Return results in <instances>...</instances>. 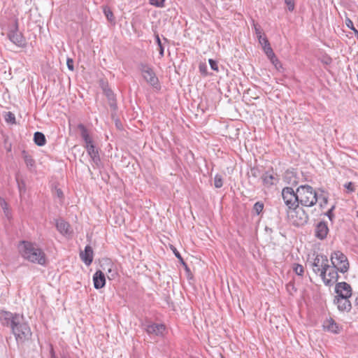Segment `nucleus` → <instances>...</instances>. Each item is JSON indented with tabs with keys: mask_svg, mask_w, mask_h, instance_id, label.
Returning a JSON list of instances; mask_svg holds the SVG:
<instances>
[{
	"mask_svg": "<svg viewBox=\"0 0 358 358\" xmlns=\"http://www.w3.org/2000/svg\"><path fill=\"white\" fill-rule=\"evenodd\" d=\"M0 323L11 329L18 344H22L31 338V328L22 314L0 310Z\"/></svg>",
	"mask_w": 358,
	"mask_h": 358,
	"instance_id": "f257e3e1",
	"label": "nucleus"
},
{
	"mask_svg": "<svg viewBox=\"0 0 358 358\" xmlns=\"http://www.w3.org/2000/svg\"><path fill=\"white\" fill-rule=\"evenodd\" d=\"M20 250L22 257L27 261L42 266L46 264L45 252L35 244L28 241H22Z\"/></svg>",
	"mask_w": 358,
	"mask_h": 358,
	"instance_id": "f03ea898",
	"label": "nucleus"
},
{
	"mask_svg": "<svg viewBox=\"0 0 358 358\" xmlns=\"http://www.w3.org/2000/svg\"><path fill=\"white\" fill-rule=\"evenodd\" d=\"M297 192L299 204L303 206L312 207L318 201V194L310 185H300L297 187Z\"/></svg>",
	"mask_w": 358,
	"mask_h": 358,
	"instance_id": "7ed1b4c3",
	"label": "nucleus"
},
{
	"mask_svg": "<svg viewBox=\"0 0 358 358\" xmlns=\"http://www.w3.org/2000/svg\"><path fill=\"white\" fill-rule=\"evenodd\" d=\"M313 271L315 274H319L320 277H324V273L330 268L329 259L327 257L322 254H317L311 263Z\"/></svg>",
	"mask_w": 358,
	"mask_h": 358,
	"instance_id": "20e7f679",
	"label": "nucleus"
},
{
	"mask_svg": "<svg viewBox=\"0 0 358 358\" xmlns=\"http://www.w3.org/2000/svg\"><path fill=\"white\" fill-rule=\"evenodd\" d=\"M330 259L334 268L341 273H345L349 269V262L347 257L341 251H334L330 255Z\"/></svg>",
	"mask_w": 358,
	"mask_h": 358,
	"instance_id": "39448f33",
	"label": "nucleus"
},
{
	"mask_svg": "<svg viewBox=\"0 0 358 358\" xmlns=\"http://www.w3.org/2000/svg\"><path fill=\"white\" fill-rule=\"evenodd\" d=\"M254 29L255 31L256 36L258 39L259 43L262 45L264 53L267 57H271L273 59L275 58V53L271 47V45L266 36V34L262 29L259 24H253Z\"/></svg>",
	"mask_w": 358,
	"mask_h": 358,
	"instance_id": "423d86ee",
	"label": "nucleus"
},
{
	"mask_svg": "<svg viewBox=\"0 0 358 358\" xmlns=\"http://www.w3.org/2000/svg\"><path fill=\"white\" fill-rule=\"evenodd\" d=\"M297 190L296 192L292 187H286L282 190V197L285 204L289 209H292L299 206V197Z\"/></svg>",
	"mask_w": 358,
	"mask_h": 358,
	"instance_id": "0eeeda50",
	"label": "nucleus"
},
{
	"mask_svg": "<svg viewBox=\"0 0 358 358\" xmlns=\"http://www.w3.org/2000/svg\"><path fill=\"white\" fill-rule=\"evenodd\" d=\"M140 70L143 78L148 84L154 87H156L158 85V78L156 76L153 69L150 65L142 63L140 64Z\"/></svg>",
	"mask_w": 358,
	"mask_h": 358,
	"instance_id": "6e6552de",
	"label": "nucleus"
},
{
	"mask_svg": "<svg viewBox=\"0 0 358 358\" xmlns=\"http://www.w3.org/2000/svg\"><path fill=\"white\" fill-rule=\"evenodd\" d=\"M291 210H292L291 217L294 225L302 226L308 222L309 217L303 208L298 206Z\"/></svg>",
	"mask_w": 358,
	"mask_h": 358,
	"instance_id": "1a4fd4ad",
	"label": "nucleus"
},
{
	"mask_svg": "<svg viewBox=\"0 0 358 358\" xmlns=\"http://www.w3.org/2000/svg\"><path fill=\"white\" fill-rule=\"evenodd\" d=\"M10 25L8 34V38L14 44L18 46H23L25 44V38L18 30L17 24H10Z\"/></svg>",
	"mask_w": 358,
	"mask_h": 358,
	"instance_id": "9d476101",
	"label": "nucleus"
},
{
	"mask_svg": "<svg viewBox=\"0 0 358 358\" xmlns=\"http://www.w3.org/2000/svg\"><path fill=\"white\" fill-rule=\"evenodd\" d=\"M338 270L330 265V268L324 273V277H321L325 285L331 286L336 283L338 279Z\"/></svg>",
	"mask_w": 358,
	"mask_h": 358,
	"instance_id": "9b49d317",
	"label": "nucleus"
},
{
	"mask_svg": "<svg viewBox=\"0 0 358 358\" xmlns=\"http://www.w3.org/2000/svg\"><path fill=\"white\" fill-rule=\"evenodd\" d=\"M334 303L336 305L337 308L341 312H350L352 308L349 298L343 297L342 295L335 296Z\"/></svg>",
	"mask_w": 358,
	"mask_h": 358,
	"instance_id": "f8f14e48",
	"label": "nucleus"
},
{
	"mask_svg": "<svg viewBox=\"0 0 358 358\" xmlns=\"http://www.w3.org/2000/svg\"><path fill=\"white\" fill-rule=\"evenodd\" d=\"M101 267L106 271L107 277L109 280L114 279L117 275L116 266L113 264L110 259H106L103 260Z\"/></svg>",
	"mask_w": 358,
	"mask_h": 358,
	"instance_id": "ddd939ff",
	"label": "nucleus"
},
{
	"mask_svg": "<svg viewBox=\"0 0 358 358\" xmlns=\"http://www.w3.org/2000/svg\"><path fill=\"white\" fill-rule=\"evenodd\" d=\"M335 292L337 295H342L343 297L350 298L352 296V290L350 284L341 282L336 284Z\"/></svg>",
	"mask_w": 358,
	"mask_h": 358,
	"instance_id": "4468645a",
	"label": "nucleus"
},
{
	"mask_svg": "<svg viewBox=\"0 0 358 358\" xmlns=\"http://www.w3.org/2000/svg\"><path fill=\"white\" fill-rule=\"evenodd\" d=\"M84 148L86 149L87 154L91 157L92 162L96 166H99L101 163V159L99 154V150L95 148L94 143L90 144L84 145Z\"/></svg>",
	"mask_w": 358,
	"mask_h": 358,
	"instance_id": "2eb2a0df",
	"label": "nucleus"
},
{
	"mask_svg": "<svg viewBox=\"0 0 358 358\" xmlns=\"http://www.w3.org/2000/svg\"><path fill=\"white\" fill-rule=\"evenodd\" d=\"M145 330L149 335L162 336L165 330V326L162 324L152 323L146 325Z\"/></svg>",
	"mask_w": 358,
	"mask_h": 358,
	"instance_id": "dca6fc26",
	"label": "nucleus"
},
{
	"mask_svg": "<svg viewBox=\"0 0 358 358\" xmlns=\"http://www.w3.org/2000/svg\"><path fill=\"white\" fill-rule=\"evenodd\" d=\"M323 328L325 331L334 334H339L342 329L331 317L324 321Z\"/></svg>",
	"mask_w": 358,
	"mask_h": 358,
	"instance_id": "f3484780",
	"label": "nucleus"
},
{
	"mask_svg": "<svg viewBox=\"0 0 358 358\" xmlns=\"http://www.w3.org/2000/svg\"><path fill=\"white\" fill-rule=\"evenodd\" d=\"M262 179L263 183L267 186L273 185L275 184L276 182H278V178L277 174L275 173L272 169L266 171L262 176Z\"/></svg>",
	"mask_w": 358,
	"mask_h": 358,
	"instance_id": "a211bd4d",
	"label": "nucleus"
},
{
	"mask_svg": "<svg viewBox=\"0 0 358 358\" xmlns=\"http://www.w3.org/2000/svg\"><path fill=\"white\" fill-rule=\"evenodd\" d=\"M93 250L90 245H87L85 248L84 251H81L80 253V259L87 265L89 266L93 261Z\"/></svg>",
	"mask_w": 358,
	"mask_h": 358,
	"instance_id": "6ab92c4d",
	"label": "nucleus"
},
{
	"mask_svg": "<svg viewBox=\"0 0 358 358\" xmlns=\"http://www.w3.org/2000/svg\"><path fill=\"white\" fill-rule=\"evenodd\" d=\"M94 287L99 289L103 287L106 285L105 274L101 271H97L93 275Z\"/></svg>",
	"mask_w": 358,
	"mask_h": 358,
	"instance_id": "aec40b11",
	"label": "nucleus"
},
{
	"mask_svg": "<svg viewBox=\"0 0 358 358\" xmlns=\"http://www.w3.org/2000/svg\"><path fill=\"white\" fill-rule=\"evenodd\" d=\"M329 228L324 222H319L315 228V236L320 240L325 238L328 234Z\"/></svg>",
	"mask_w": 358,
	"mask_h": 358,
	"instance_id": "412c9836",
	"label": "nucleus"
},
{
	"mask_svg": "<svg viewBox=\"0 0 358 358\" xmlns=\"http://www.w3.org/2000/svg\"><path fill=\"white\" fill-rule=\"evenodd\" d=\"M56 228L62 235H69L71 234L70 224L64 220H57L56 221Z\"/></svg>",
	"mask_w": 358,
	"mask_h": 358,
	"instance_id": "4be33fe9",
	"label": "nucleus"
},
{
	"mask_svg": "<svg viewBox=\"0 0 358 358\" xmlns=\"http://www.w3.org/2000/svg\"><path fill=\"white\" fill-rule=\"evenodd\" d=\"M78 129L80 131V136L85 142L84 145L90 144L93 142L92 138L90 134L88 129L83 124H79L78 125Z\"/></svg>",
	"mask_w": 358,
	"mask_h": 358,
	"instance_id": "5701e85b",
	"label": "nucleus"
},
{
	"mask_svg": "<svg viewBox=\"0 0 358 358\" xmlns=\"http://www.w3.org/2000/svg\"><path fill=\"white\" fill-rule=\"evenodd\" d=\"M34 143L38 146H43L46 143V138L45 135L40 131H36L34 135Z\"/></svg>",
	"mask_w": 358,
	"mask_h": 358,
	"instance_id": "b1692460",
	"label": "nucleus"
},
{
	"mask_svg": "<svg viewBox=\"0 0 358 358\" xmlns=\"http://www.w3.org/2000/svg\"><path fill=\"white\" fill-rule=\"evenodd\" d=\"M22 157H23V159L24 160V162H25L27 168H29V169H31L32 168L34 167V166H35L34 159L31 157V156L28 155V153L24 150L22 152Z\"/></svg>",
	"mask_w": 358,
	"mask_h": 358,
	"instance_id": "393cba45",
	"label": "nucleus"
},
{
	"mask_svg": "<svg viewBox=\"0 0 358 358\" xmlns=\"http://www.w3.org/2000/svg\"><path fill=\"white\" fill-rule=\"evenodd\" d=\"M5 121L11 124H16L15 116L12 112H6L4 115Z\"/></svg>",
	"mask_w": 358,
	"mask_h": 358,
	"instance_id": "a878e982",
	"label": "nucleus"
},
{
	"mask_svg": "<svg viewBox=\"0 0 358 358\" xmlns=\"http://www.w3.org/2000/svg\"><path fill=\"white\" fill-rule=\"evenodd\" d=\"M294 272L300 276H302L304 273V269L302 265L299 264H294L292 266Z\"/></svg>",
	"mask_w": 358,
	"mask_h": 358,
	"instance_id": "bb28decb",
	"label": "nucleus"
},
{
	"mask_svg": "<svg viewBox=\"0 0 358 358\" xmlns=\"http://www.w3.org/2000/svg\"><path fill=\"white\" fill-rule=\"evenodd\" d=\"M214 185L216 188H220L223 185V178L221 175L217 174L214 178Z\"/></svg>",
	"mask_w": 358,
	"mask_h": 358,
	"instance_id": "cd10ccee",
	"label": "nucleus"
},
{
	"mask_svg": "<svg viewBox=\"0 0 358 358\" xmlns=\"http://www.w3.org/2000/svg\"><path fill=\"white\" fill-rule=\"evenodd\" d=\"M286 289L290 295H293L297 290L293 281H290L286 285Z\"/></svg>",
	"mask_w": 358,
	"mask_h": 358,
	"instance_id": "c85d7f7f",
	"label": "nucleus"
},
{
	"mask_svg": "<svg viewBox=\"0 0 358 358\" xmlns=\"http://www.w3.org/2000/svg\"><path fill=\"white\" fill-rule=\"evenodd\" d=\"M318 200H321L320 201V207L321 208H324L328 203V196L323 194L318 195Z\"/></svg>",
	"mask_w": 358,
	"mask_h": 358,
	"instance_id": "c756f323",
	"label": "nucleus"
},
{
	"mask_svg": "<svg viewBox=\"0 0 358 358\" xmlns=\"http://www.w3.org/2000/svg\"><path fill=\"white\" fill-rule=\"evenodd\" d=\"M264 209V203L260 201H257L253 206V210L257 215H259Z\"/></svg>",
	"mask_w": 358,
	"mask_h": 358,
	"instance_id": "7c9ffc66",
	"label": "nucleus"
},
{
	"mask_svg": "<svg viewBox=\"0 0 358 358\" xmlns=\"http://www.w3.org/2000/svg\"><path fill=\"white\" fill-rule=\"evenodd\" d=\"M155 38H156V42L158 45V47H159V55L161 57H162L164 56V47L162 45V41L160 40V38L159 36V34H155Z\"/></svg>",
	"mask_w": 358,
	"mask_h": 358,
	"instance_id": "2f4dec72",
	"label": "nucleus"
},
{
	"mask_svg": "<svg viewBox=\"0 0 358 358\" xmlns=\"http://www.w3.org/2000/svg\"><path fill=\"white\" fill-rule=\"evenodd\" d=\"M0 206L2 208V209L3 210V212H4L5 215H6V216L8 218H9V217H10V212L8 210V204H7L6 201L4 199H1L0 201Z\"/></svg>",
	"mask_w": 358,
	"mask_h": 358,
	"instance_id": "473e14b6",
	"label": "nucleus"
},
{
	"mask_svg": "<svg viewBox=\"0 0 358 358\" xmlns=\"http://www.w3.org/2000/svg\"><path fill=\"white\" fill-rule=\"evenodd\" d=\"M285 3L287 9L289 11H293L295 8V0H285Z\"/></svg>",
	"mask_w": 358,
	"mask_h": 358,
	"instance_id": "72a5a7b5",
	"label": "nucleus"
},
{
	"mask_svg": "<svg viewBox=\"0 0 358 358\" xmlns=\"http://www.w3.org/2000/svg\"><path fill=\"white\" fill-rule=\"evenodd\" d=\"M103 13H104V15H106L108 20H109V21L113 20V15L112 11L109 8H105L103 9Z\"/></svg>",
	"mask_w": 358,
	"mask_h": 358,
	"instance_id": "f704fd0d",
	"label": "nucleus"
},
{
	"mask_svg": "<svg viewBox=\"0 0 358 358\" xmlns=\"http://www.w3.org/2000/svg\"><path fill=\"white\" fill-rule=\"evenodd\" d=\"M150 3L157 7H162L164 3V0H150Z\"/></svg>",
	"mask_w": 358,
	"mask_h": 358,
	"instance_id": "c9c22d12",
	"label": "nucleus"
},
{
	"mask_svg": "<svg viewBox=\"0 0 358 358\" xmlns=\"http://www.w3.org/2000/svg\"><path fill=\"white\" fill-rule=\"evenodd\" d=\"M335 205H333L331 208L325 213V215L329 217V219L332 221L334 217V210L335 209Z\"/></svg>",
	"mask_w": 358,
	"mask_h": 358,
	"instance_id": "e433bc0d",
	"label": "nucleus"
},
{
	"mask_svg": "<svg viewBox=\"0 0 358 358\" xmlns=\"http://www.w3.org/2000/svg\"><path fill=\"white\" fill-rule=\"evenodd\" d=\"M208 62H209V64L210 66V68L213 70H214L215 71H219L217 62L216 61L213 60V59H209Z\"/></svg>",
	"mask_w": 358,
	"mask_h": 358,
	"instance_id": "4c0bfd02",
	"label": "nucleus"
},
{
	"mask_svg": "<svg viewBox=\"0 0 358 358\" xmlns=\"http://www.w3.org/2000/svg\"><path fill=\"white\" fill-rule=\"evenodd\" d=\"M251 176L254 178H257L260 175V171L258 168H252L250 170Z\"/></svg>",
	"mask_w": 358,
	"mask_h": 358,
	"instance_id": "58836bf2",
	"label": "nucleus"
},
{
	"mask_svg": "<svg viewBox=\"0 0 358 358\" xmlns=\"http://www.w3.org/2000/svg\"><path fill=\"white\" fill-rule=\"evenodd\" d=\"M66 64L67 67L69 70L73 71L74 66H73V60L71 58H68L66 60Z\"/></svg>",
	"mask_w": 358,
	"mask_h": 358,
	"instance_id": "ea45409f",
	"label": "nucleus"
},
{
	"mask_svg": "<svg viewBox=\"0 0 358 358\" xmlns=\"http://www.w3.org/2000/svg\"><path fill=\"white\" fill-rule=\"evenodd\" d=\"M345 187L350 192L355 191L354 185L352 182H349L345 185Z\"/></svg>",
	"mask_w": 358,
	"mask_h": 358,
	"instance_id": "a19ab883",
	"label": "nucleus"
},
{
	"mask_svg": "<svg viewBox=\"0 0 358 358\" xmlns=\"http://www.w3.org/2000/svg\"><path fill=\"white\" fill-rule=\"evenodd\" d=\"M269 58V59L271 60V62L275 65V66L276 68H278V65H280V61L278 60V59L275 56V58L273 59L272 57H268Z\"/></svg>",
	"mask_w": 358,
	"mask_h": 358,
	"instance_id": "79ce46f5",
	"label": "nucleus"
},
{
	"mask_svg": "<svg viewBox=\"0 0 358 358\" xmlns=\"http://www.w3.org/2000/svg\"><path fill=\"white\" fill-rule=\"evenodd\" d=\"M347 27L352 29L357 37H358V30L354 27V24H346Z\"/></svg>",
	"mask_w": 358,
	"mask_h": 358,
	"instance_id": "37998d69",
	"label": "nucleus"
},
{
	"mask_svg": "<svg viewBox=\"0 0 358 358\" xmlns=\"http://www.w3.org/2000/svg\"><path fill=\"white\" fill-rule=\"evenodd\" d=\"M207 66L205 64L199 65V71L202 74L206 75Z\"/></svg>",
	"mask_w": 358,
	"mask_h": 358,
	"instance_id": "c03bdc74",
	"label": "nucleus"
},
{
	"mask_svg": "<svg viewBox=\"0 0 358 358\" xmlns=\"http://www.w3.org/2000/svg\"><path fill=\"white\" fill-rule=\"evenodd\" d=\"M55 193L58 198L62 199L64 197L63 192L60 189H57Z\"/></svg>",
	"mask_w": 358,
	"mask_h": 358,
	"instance_id": "a18cd8bd",
	"label": "nucleus"
},
{
	"mask_svg": "<svg viewBox=\"0 0 358 358\" xmlns=\"http://www.w3.org/2000/svg\"><path fill=\"white\" fill-rule=\"evenodd\" d=\"M16 180H17V182L18 184L19 190L20 192H22V188H24L25 185L23 182H22V183H20L17 178Z\"/></svg>",
	"mask_w": 358,
	"mask_h": 358,
	"instance_id": "49530a36",
	"label": "nucleus"
},
{
	"mask_svg": "<svg viewBox=\"0 0 358 358\" xmlns=\"http://www.w3.org/2000/svg\"><path fill=\"white\" fill-rule=\"evenodd\" d=\"M50 358H57L52 346H51V348H50Z\"/></svg>",
	"mask_w": 358,
	"mask_h": 358,
	"instance_id": "de8ad7c7",
	"label": "nucleus"
},
{
	"mask_svg": "<svg viewBox=\"0 0 358 358\" xmlns=\"http://www.w3.org/2000/svg\"><path fill=\"white\" fill-rule=\"evenodd\" d=\"M173 252H174V254H175L176 257L178 259H180L181 261H182V257H181L180 254V253H179V252H178L176 249H175V250L173 251Z\"/></svg>",
	"mask_w": 358,
	"mask_h": 358,
	"instance_id": "09e8293b",
	"label": "nucleus"
},
{
	"mask_svg": "<svg viewBox=\"0 0 358 358\" xmlns=\"http://www.w3.org/2000/svg\"><path fill=\"white\" fill-rule=\"evenodd\" d=\"M331 58H329V57H328V58L325 59V60L324 61V62L325 64H330V63H331Z\"/></svg>",
	"mask_w": 358,
	"mask_h": 358,
	"instance_id": "8fccbe9b",
	"label": "nucleus"
},
{
	"mask_svg": "<svg viewBox=\"0 0 358 358\" xmlns=\"http://www.w3.org/2000/svg\"><path fill=\"white\" fill-rule=\"evenodd\" d=\"M355 306H357L358 308V296H357L355 300Z\"/></svg>",
	"mask_w": 358,
	"mask_h": 358,
	"instance_id": "3c124183",
	"label": "nucleus"
},
{
	"mask_svg": "<svg viewBox=\"0 0 358 358\" xmlns=\"http://www.w3.org/2000/svg\"><path fill=\"white\" fill-rule=\"evenodd\" d=\"M62 358H69V357L66 355H62Z\"/></svg>",
	"mask_w": 358,
	"mask_h": 358,
	"instance_id": "603ef678",
	"label": "nucleus"
},
{
	"mask_svg": "<svg viewBox=\"0 0 358 358\" xmlns=\"http://www.w3.org/2000/svg\"><path fill=\"white\" fill-rule=\"evenodd\" d=\"M347 21H348L349 23H351V22H352V21H351L350 20H349V19H348V20H347Z\"/></svg>",
	"mask_w": 358,
	"mask_h": 358,
	"instance_id": "864d4df0",
	"label": "nucleus"
},
{
	"mask_svg": "<svg viewBox=\"0 0 358 358\" xmlns=\"http://www.w3.org/2000/svg\"><path fill=\"white\" fill-rule=\"evenodd\" d=\"M131 27H132L133 29L134 28V23H131Z\"/></svg>",
	"mask_w": 358,
	"mask_h": 358,
	"instance_id": "5fc2aeb1",
	"label": "nucleus"
},
{
	"mask_svg": "<svg viewBox=\"0 0 358 358\" xmlns=\"http://www.w3.org/2000/svg\"><path fill=\"white\" fill-rule=\"evenodd\" d=\"M357 80H358V73H357Z\"/></svg>",
	"mask_w": 358,
	"mask_h": 358,
	"instance_id": "6e6d98bb",
	"label": "nucleus"
}]
</instances>
